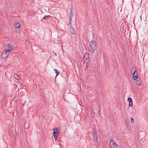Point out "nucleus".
Listing matches in <instances>:
<instances>
[{
  "label": "nucleus",
  "mask_w": 148,
  "mask_h": 148,
  "mask_svg": "<svg viewBox=\"0 0 148 148\" xmlns=\"http://www.w3.org/2000/svg\"><path fill=\"white\" fill-rule=\"evenodd\" d=\"M90 47L91 51L94 52L97 48L96 42L94 41L92 42L90 45Z\"/></svg>",
  "instance_id": "obj_1"
},
{
  "label": "nucleus",
  "mask_w": 148,
  "mask_h": 148,
  "mask_svg": "<svg viewBox=\"0 0 148 148\" xmlns=\"http://www.w3.org/2000/svg\"><path fill=\"white\" fill-rule=\"evenodd\" d=\"M59 130L57 128L53 129V134L55 140L58 138V135Z\"/></svg>",
  "instance_id": "obj_2"
},
{
  "label": "nucleus",
  "mask_w": 148,
  "mask_h": 148,
  "mask_svg": "<svg viewBox=\"0 0 148 148\" xmlns=\"http://www.w3.org/2000/svg\"><path fill=\"white\" fill-rule=\"evenodd\" d=\"M110 145L111 148H117L118 146L113 140L110 141Z\"/></svg>",
  "instance_id": "obj_3"
},
{
  "label": "nucleus",
  "mask_w": 148,
  "mask_h": 148,
  "mask_svg": "<svg viewBox=\"0 0 148 148\" xmlns=\"http://www.w3.org/2000/svg\"><path fill=\"white\" fill-rule=\"evenodd\" d=\"M10 52H8L6 49L2 53L1 55V57L3 59H5L9 54Z\"/></svg>",
  "instance_id": "obj_4"
},
{
  "label": "nucleus",
  "mask_w": 148,
  "mask_h": 148,
  "mask_svg": "<svg viewBox=\"0 0 148 148\" xmlns=\"http://www.w3.org/2000/svg\"><path fill=\"white\" fill-rule=\"evenodd\" d=\"M6 47H8L6 49L9 52H11L13 48V46L9 44H7L6 45Z\"/></svg>",
  "instance_id": "obj_5"
},
{
  "label": "nucleus",
  "mask_w": 148,
  "mask_h": 148,
  "mask_svg": "<svg viewBox=\"0 0 148 148\" xmlns=\"http://www.w3.org/2000/svg\"><path fill=\"white\" fill-rule=\"evenodd\" d=\"M20 77L18 75L16 74H14L13 76L11 77V79L14 80V79H15L17 80H19L20 79Z\"/></svg>",
  "instance_id": "obj_6"
},
{
  "label": "nucleus",
  "mask_w": 148,
  "mask_h": 148,
  "mask_svg": "<svg viewBox=\"0 0 148 148\" xmlns=\"http://www.w3.org/2000/svg\"><path fill=\"white\" fill-rule=\"evenodd\" d=\"M127 101L129 102V106H133L132 99L130 97H129Z\"/></svg>",
  "instance_id": "obj_7"
},
{
  "label": "nucleus",
  "mask_w": 148,
  "mask_h": 148,
  "mask_svg": "<svg viewBox=\"0 0 148 148\" xmlns=\"http://www.w3.org/2000/svg\"><path fill=\"white\" fill-rule=\"evenodd\" d=\"M136 84H137L138 86H140L141 85V82L140 79H138L134 80Z\"/></svg>",
  "instance_id": "obj_8"
},
{
  "label": "nucleus",
  "mask_w": 148,
  "mask_h": 148,
  "mask_svg": "<svg viewBox=\"0 0 148 148\" xmlns=\"http://www.w3.org/2000/svg\"><path fill=\"white\" fill-rule=\"evenodd\" d=\"M74 14V13L73 12H72V10H71V13L70 14V15L69 16V20L70 22H71V19L72 18V17Z\"/></svg>",
  "instance_id": "obj_9"
},
{
  "label": "nucleus",
  "mask_w": 148,
  "mask_h": 148,
  "mask_svg": "<svg viewBox=\"0 0 148 148\" xmlns=\"http://www.w3.org/2000/svg\"><path fill=\"white\" fill-rule=\"evenodd\" d=\"M134 73V74H135V73H136V69L135 67H133L131 69V73Z\"/></svg>",
  "instance_id": "obj_10"
},
{
  "label": "nucleus",
  "mask_w": 148,
  "mask_h": 148,
  "mask_svg": "<svg viewBox=\"0 0 148 148\" xmlns=\"http://www.w3.org/2000/svg\"><path fill=\"white\" fill-rule=\"evenodd\" d=\"M132 75L133 76V79L134 80H136V79H137L138 78V76L137 75V73H135V74H134V73H132Z\"/></svg>",
  "instance_id": "obj_11"
},
{
  "label": "nucleus",
  "mask_w": 148,
  "mask_h": 148,
  "mask_svg": "<svg viewBox=\"0 0 148 148\" xmlns=\"http://www.w3.org/2000/svg\"><path fill=\"white\" fill-rule=\"evenodd\" d=\"M89 57V56H88V53H86L84 54V59H86L87 60H88V58Z\"/></svg>",
  "instance_id": "obj_12"
},
{
  "label": "nucleus",
  "mask_w": 148,
  "mask_h": 148,
  "mask_svg": "<svg viewBox=\"0 0 148 148\" xmlns=\"http://www.w3.org/2000/svg\"><path fill=\"white\" fill-rule=\"evenodd\" d=\"M20 26V24L18 23H17L14 24V27L16 28H19Z\"/></svg>",
  "instance_id": "obj_13"
},
{
  "label": "nucleus",
  "mask_w": 148,
  "mask_h": 148,
  "mask_svg": "<svg viewBox=\"0 0 148 148\" xmlns=\"http://www.w3.org/2000/svg\"><path fill=\"white\" fill-rule=\"evenodd\" d=\"M70 32L72 34H73L75 33V31L74 30V29L72 27H70Z\"/></svg>",
  "instance_id": "obj_14"
},
{
  "label": "nucleus",
  "mask_w": 148,
  "mask_h": 148,
  "mask_svg": "<svg viewBox=\"0 0 148 148\" xmlns=\"http://www.w3.org/2000/svg\"><path fill=\"white\" fill-rule=\"evenodd\" d=\"M54 70L56 73V76H58L60 74V72H58V71L56 69H54Z\"/></svg>",
  "instance_id": "obj_15"
},
{
  "label": "nucleus",
  "mask_w": 148,
  "mask_h": 148,
  "mask_svg": "<svg viewBox=\"0 0 148 148\" xmlns=\"http://www.w3.org/2000/svg\"><path fill=\"white\" fill-rule=\"evenodd\" d=\"M93 137L94 139L96 141L97 140L98 137L97 135H94L93 136Z\"/></svg>",
  "instance_id": "obj_16"
},
{
  "label": "nucleus",
  "mask_w": 148,
  "mask_h": 148,
  "mask_svg": "<svg viewBox=\"0 0 148 148\" xmlns=\"http://www.w3.org/2000/svg\"><path fill=\"white\" fill-rule=\"evenodd\" d=\"M50 17V16L49 15L45 16L43 17V19H46L49 18Z\"/></svg>",
  "instance_id": "obj_17"
},
{
  "label": "nucleus",
  "mask_w": 148,
  "mask_h": 148,
  "mask_svg": "<svg viewBox=\"0 0 148 148\" xmlns=\"http://www.w3.org/2000/svg\"><path fill=\"white\" fill-rule=\"evenodd\" d=\"M127 129L129 130H130L131 129L130 126L129 125H127Z\"/></svg>",
  "instance_id": "obj_18"
},
{
  "label": "nucleus",
  "mask_w": 148,
  "mask_h": 148,
  "mask_svg": "<svg viewBox=\"0 0 148 148\" xmlns=\"http://www.w3.org/2000/svg\"><path fill=\"white\" fill-rule=\"evenodd\" d=\"M97 135L96 134V132L95 130H94L93 131L92 135Z\"/></svg>",
  "instance_id": "obj_19"
},
{
  "label": "nucleus",
  "mask_w": 148,
  "mask_h": 148,
  "mask_svg": "<svg viewBox=\"0 0 148 148\" xmlns=\"http://www.w3.org/2000/svg\"><path fill=\"white\" fill-rule=\"evenodd\" d=\"M131 121L132 123H133L134 122V119L132 118H131Z\"/></svg>",
  "instance_id": "obj_20"
},
{
  "label": "nucleus",
  "mask_w": 148,
  "mask_h": 148,
  "mask_svg": "<svg viewBox=\"0 0 148 148\" xmlns=\"http://www.w3.org/2000/svg\"><path fill=\"white\" fill-rule=\"evenodd\" d=\"M125 124L127 125H129V122L128 121H125Z\"/></svg>",
  "instance_id": "obj_21"
},
{
  "label": "nucleus",
  "mask_w": 148,
  "mask_h": 148,
  "mask_svg": "<svg viewBox=\"0 0 148 148\" xmlns=\"http://www.w3.org/2000/svg\"><path fill=\"white\" fill-rule=\"evenodd\" d=\"M71 25V23H69V24H68V25H69V26H70V25Z\"/></svg>",
  "instance_id": "obj_22"
},
{
  "label": "nucleus",
  "mask_w": 148,
  "mask_h": 148,
  "mask_svg": "<svg viewBox=\"0 0 148 148\" xmlns=\"http://www.w3.org/2000/svg\"><path fill=\"white\" fill-rule=\"evenodd\" d=\"M37 87V85L36 86V88Z\"/></svg>",
  "instance_id": "obj_23"
}]
</instances>
